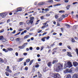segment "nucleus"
Listing matches in <instances>:
<instances>
[{
  "instance_id": "obj_1",
  "label": "nucleus",
  "mask_w": 78,
  "mask_h": 78,
  "mask_svg": "<svg viewBox=\"0 0 78 78\" xmlns=\"http://www.w3.org/2000/svg\"><path fill=\"white\" fill-rule=\"evenodd\" d=\"M73 65L72 64V63L70 62H67V64L66 63L64 65V67L65 69H66L67 67H69L70 68V67H72Z\"/></svg>"
},
{
  "instance_id": "obj_2",
  "label": "nucleus",
  "mask_w": 78,
  "mask_h": 78,
  "mask_svg": "<svg viewBox=\"0 0 78 78\" xmlns=\"http://www.w3.org/2000/svg\"><path fill=\"white\" fill-rule=\"evenodd\" d=\"M34 18L33 17H31L30 18V20H27L26 22L27 24H28V25H29V24H30V23L31 24H32V23H33V22L34 21Z\"/></svg>"
},
{
  "instance_id": "obj_3",
  "label": "nucleus",
  "mask_w": 78,
  "mask_h": 78,
  "mask_svg": "<svg viewBox=\"0 0 78 78\" xmlns=\"http://www.w3.org/2000/svg\"><path fill=\"white\" fill-rule=\"evenodd\" d=\"M62 67H63L62 65L61 64H58V67H57L56 69L57 72H58L59 70H62Z\"/></svg>"
},
{
  "instance_id": "obj_4",
  "label": "nucleus",
  "mask_w": 78,
  "mask_h": 78,
  "mask_svg": "<svg viewBox=\"0 0 78 78\" xmlns=\"http://www.w3.org/2000/svg\"><path fill=\"white\" fill-rule=\"evenodd\" d=\"M0 14L2 18H5L6 17V16L7 15V13L5 12L1 13H0Z\"/></svg>"
},
{
  "instance_id": "obj_5",
  "label": "nucleus",
  "mask_w": 78,
  "mask_h": 78,
  "mask_svg": "<svg viewBox=\"0 0 78 78\" xmlns=\"http://www.w3.org/2000/svg\"><path fill=\"white\" fill-rule=\"evenodd\" d=\"M54 78H61V75L59 74H54Z\"/></svg>"
},
{
  "instance_id": "obj_6",
  "label": "nucleus",
  "mask_w": 78,
  "mask_h": 78,
  "mask_svg": "<svg viewBox=\"0 0 78 78\" xmlns=\"http://www.w3.org/2000/svg\"><path fill=\"white\" fill-rule=\"evenodd\" d=\"M22 11V8L19 7L17 8V10H16V12H19V11Z\"/></svg>"
},
{
  "instance_id": "obj_7",
  "label": "nucleus",
  "mask_w": 78,
  "mask_h": 78,
  "mask_svg": "<svg viewBox=\"0 0 78 78\" xmlns=\"http://www.w3.org/2000/svg\"><path fill=\"white\" fill-rule=\"evenodd\" d=\"M3 51H5V52H8V51H12V49H3Z\"/></svg>"
},
{
  "instance_id": "obj_8",
  "label": "nucleus",
  "mask_w": 78,
  "mask_h": 78,
  "mask_svg": "<svg viewBox=\"0 0 78 78\" xmlns=\"http://www.w3.org/2000/svg\"><path fill=\"white\" fill-rule=\"evenodd\" d=\"M73 65L74 67H76L78 66V63L77 62H73Z\"/></svg>"
},
{
  "instance_id": "obj_9",
  "label": "nucleus",
  "mask_w": 78,
  "mask_h": 78,
  "mask_svg": "<svg viewBox=\"0 0 78 78\" xmlns=\"http://www.w3.org/2000/svg\"><path fill=\"white\" fill-rule=\"evenodd\" d=\"M67 55L68 56H69V57H72V53L69 52H67Z\"/></svg>"
},
{
  "instance_id": "obj_10",
  "label": "nucleus",
  "mask_w": 78,
  "mask_h": 78,
  "mask_svg": "<svg viewBox=\"0 0 78 78\" xmlns=\"http://www.w3.org/2000/svg\"><path fill=\"white\" fill-rule=\"evenodd\" d=\"M72 78H78V75L76 74H74L72 76Z\"/></svg>"
},
{
  "instance_id": "obj_11",
  "label": "nucleus",
  "mask_w": 78,
  "mask_h": 78,
  "mask_svg": "<svg viewBox=\"0 0 78 78\" xmlns=\"http://www.w3.org/2000/svg\"><path fill=\"white\" fill-rule=\"evenodd\" d=\"M71 41L73 43L74 42H76V41H75V39H74V38L72 37L71 38Z\"/></svg>"
},
{
  "instance_id": "obj_12",
  "label": "nucleus",
  "mask_w": 78,
  "mask_h": 78,
  "mask_svg": "<svg viewBox=\"0 0 78 78\" xmlns=\"http://www.w3.org/2000/svg\"><path fill=\"white\" fill-rule=\"evenodd\" d=\"M69 72V69H67L65 70H64V73H68Z\"/></svg>"
},
{
  "instance_id": "obj_13",
  "label": "nucleus",
  "mask_w": 78,
  "mask_h": 78,
  "mask_svg": "<svg viewBox=\"0 0 78 78\" xmlns=\"http://www.w3.org/2000/svg\"><path fill=\"white\" fill-rule=\"evenodd\" d=\"M18 47L19 48L22 49L25 47V46L24 45H23L22 46H19Z\"/></svg>"
},
{
  "instance_id": "obj_14",
  "label": "nucleus",
  "mask_w": 78,
  "mask_h": 78,
  "mask_svg": "<svg viewBox=\"0 0 78 78\" xmlns=\"http://www.w3.org/2000/svg\"><path fill=\"white\" fill-rule=\"evenodd\" d=\"M45 3L44 2H42L39 3L38 5L40 6V5H44Z\"/></svg>"
},
{
  "instance_id": "obj_15",
  "label": "nucleus",
  "mask_w": 78,
  "mask_h": 78,
  "mask_svg": "<svg viewBox=\"0 0 78 78\" xmlns=\"http://www.w3.org/2000/svg\"><path fill=\"white\" fill-rule=\"evenodd\" d=\"M34 60L33 59L30 61V63H29L30 66H31V64H32V63H33V62Z\"/></svg>"
},
{
  "instance_id": "obj_16",
  "label": "nucleus",
  "mask_w": 78,
  "mask_h": 78,
  "mask_svg": "<svg viewBox=\"0 0 78 78\" xmlns=\"http://www.w3.org/2000/svg\"><path fill=\"white\" fill-rule=\"evenodd\" d=\"M63 19L62 18H59L57 20V21L58 22H61V21Z\"/></svg>"
},
{
  "instance_id": "obj_17",
  "label": "nucleus",
  "mask_w": 78,
  "mask_h": 78,
  "mask_svg": "<svg viewBox=\"0 0 78 78\" xmlns=\"http://www.w3.org/2000/svg\"><path fill=\"white\" fill-rule=\"evenodd\" d=\"M46 39V37H43L42 39L41 40L42 41H43V42H44L45 41V39Z\"/></svg>"
},
{
  "instance_id": "obj_18",
  "label": "nucleus",
  "mask_w": 78,
  "mask_h": 78,
  "mask_svg": "<svg viewBox=\"0 0 78 78\" xmlns=\"http://www.w3.org/2000/svg\"><path fill=\"white\" fill-rule=\"evenodd\" d=\"M0 62L2 63L4 62V60L3 59V58H0Z\"/></svg>"
},
{
  "instance_id": "obj_19",
  "label": "nucleus",
  "mask_w": 78,
  "mask_h": 78,
  "mask_svg": "<svg viewBox=\"0 0 78 78\" xmlns=\"http://www.w3.org/2000/svg\"><path fill=\"white\" fill-rule=\"evenodd\" d=\"M48 67H50V66H51V62H49L48 63Z\"/></svg>"
},
{
  "instance_id": "obj_20",
  "label": "nucleus",
  "mask_w": 78,
  "mask_h": 78,
  "mask_svg": "<svg viewBox=\"0 0 78 78\" xmlns=\"http://www.w3.org/2000/svg\"><path fill=\"white\" fill-rule=\"evenodd\" d=\"M32 49H26V50L27 51H29V52H30V51H31L32 50Z\"/></svg>"
},
{
  "instance_id": "obj_21",
  "label": "nucleus",
  "mask_w": 78,
  "mask_h": 78,
  "mask_svg": "<svg viewBox=\"0 0 78 78\" xmlns=\"http://www.w3.org/2000/svg\"><path fill=\"white\" fill-rule=\"evenodd\" d=\"M55 18L56 19H58V17H59V16L58 15H55Z\"/></svg>"
},
{
  "instance_id": "obj_22",
  "label": "nucleus",
  "mask_w": 78,
  "mask_h": 78,
  "mask_svg": "<svg viewBox=\"0 0 78 78\" xmlns=\"http://www.w3.org/2000/svg\"><path fill=\"white\" fill-rule=\"evenodd\" d=\"M29 37H30V35H27L24 37V39H27Z\"/></svg>"
},
{
  "instance_id": "obj_23",
  "label": "nucleus",
  "mask_w": 78,
  "mask_h": 78,
  "mask_svg": "<svg viewBox=\"0 0 78 78\" xmlns=\"http://www.w3.org/2000/svg\"><path fill=\"white\" fill-rule=\"evenodd\" d=\"M72 77L70 75H67L66 76V78H71Z\"/></svg>"
},
{
  "instance_id": "obj_24",
  "label": "nucleus",
  "mask_w": 78,
  "mask_h": 78,
  "mask_svg": "<svg viewBox=\"0 0 78 78\" xmlns=\"http://www.w3.org/2000/svg\"><path fill=\"white\" fill-rule=\"evenodd\" d=\"M4 39L3 38V36H0V40H2Z\"/></svg>"
},
{
  "instance_id": "obj_25",
  "label": "nucleus",
  "mask_w": 78,
  "mask_h": 78,
  "mask_svg": "<svg viewBox=\"0 0 78 78\" xmlns=\"http://www.w3.org/2000/svg\"><path fill=\"white\" fill-rule=\"evenodd\" d=\"M59 13H62L63 12H65V11L64 10H60L58 11Z\"/></svg>"
},
{
  "instance_id": "obj_26",
  "label": "nucleus",
  "mask_w": 78,
  "mask_h": 78,
  "mask_svg": "<svg viewBox=\"0 0 78 78\" xmlns=\"http://www.w3.org/2000/svg\"><path fill=\"white\" fill-rule=\"evenodd\" d=\"M23 58H20L19 59L18 62H20V61H22V60H23Z\"/></svg>"
},
{
  "instance_id": "obj_27",
  "label": "nucleus",
  "mask_w": 78,
  "mask_h": 78,
  "mask_svg": "<svg viewBox=\"0 0 78 78\" xmlns=\"http://www.w3.org/2000/svg\"><path fill=\"white\" fill-rule=\"evenodd\" d=\"M58 62V59H56V60H55V61H53L52 62V64H54V63H55V62Z\"/></svg>"
},
{
  "instance_id": "obj_28",
  "label": "nucleus",
  "mask_w": 78,
  "mask_h": 78,
  "mask_svg": "<svg viewBox=\"0 0 78 78\" xmlns=\"http://www.w3.org/2000/svg\"><path fill=\"white\" fill-rule=\"evenodd\" d=\"M2 42H3V43L5 42H6V39L4 38V39L2 40Z\"/></svg>"
},
{
  "instance_id": "obj_29",
  "label": "nucleus",
  "mask_w": 78,
  "mask_h": 78,
  "mask_svg": "<svg viewBox=\"0 0 78 78\" xmlns=\"http://www.w3.org/2000/svg\"><path fill=\"white\" fill-rule=\"evenodd\" d=\"M48 3H52V2H53V1L52 0H49L48 1Z\"/></svg>"
},
{
  "instance_id": "obj_30",
  "label": "nucleus",
  "mask_w": 78,
  "mask_h": 78,
  "mask_svg": "<svg viewBox=\"0 0 78 78\" xmlns=\"http://www.w3.org/2000/svg\"><path fill=\"white\" fill-rule=\"evenodd\" d=\"M6 71L8 72H9V73H11V72H12V71H11L10 69L7 70H6Z\"/></svg>"
},
{
  "instance_id": "obj_31",
  "label": "nucleus",
  "mask_w": 78,
  "mask_h": 78,
  "mask_svg": "<svg viewBox=\"0 0 78 78\" xmlns=\"http://www.w3.org/2000/svg\"><path fill=\"white\" fill-rule=\"evenodd\" d=\"M70 5H68L66 6V9H69L70 8Z\"/></svg>"
},
{
  "instance_id": "obj_32",
  "label": "nucleus",
  "mask_w": 78,
  "mask_h": 78,
  "mask_svg": "<svg viewBox=\"0 0 78 78\" xmlns=\"http://www.w3.org/2000/svg\"><path fill=\"white\" fill-rule=\"evenodd\" d=\"M23 29L20 28L18 30V31H23Z\"/></svg>"
},
{
  "instance_id": "obj_33",
  "label": "nucleus",
  "mask_w": 78,
  "mask_h": 78,
  "mask_svg": "<svg viewBox=\"0 0 78 78\" xmlns=\"http://www.w3.org/2000/svg\"><path fill=\"white\" fill-rule=\"evenodd\" d=\"M4 31H5L4 29H2L1 30H0V33H3Z\"/></svg>"
},
{
  "instance_id": "obj_34",
  "label": "nucleus",
  "mask_w": 78,
  "mask_h": 78,
  "mask_svg": "<svg viewBox=\"0 0 78 78\" xmlns=\"http://www.w3.org/2000/svg\"><path fill=\"white\" fill-rule=\"evenodd\" d=\"M38 75L39 78H41L42 77V75L41 74H39Z\"/></svg>"
},
{
  "instance_id": "obj_35",
  "label": "nucleus",
  "mask_w": 78,
  "mask_h": 78,
  "mask_svg": "<svg viewBox=\"0 0 78 78\" xmlns=\"http://www.w3.org/2000/svg\"><path fill=\"white\" fill-rule=\"evenodd\" d=\"M10 39L11 41H14V37H11L10 38Z\"/></svg>"
},
{
  "instance_id": "obj_36",
  "label": "nucleus",
  "mask_w": 78,
  "mask_h": 78,
  "mask_svg": "<svg viewBox=\"0 0 78 78\" xmlns=\"http://www.w3.org/2000/svg\"><path fill=\"white\" fill-rule=\"evenodd\" d=\"M28 68L27 67H26L25 68V69L26 71H27V70H28Z\"/></svg>"
},
{
  "instance_id": "obj_37",
  "label": "nucleus",
  "mask_w": 78,
  "mask_h": 78,
  "mask_svg": "<svg viewBox=\"0 0 78 78\" xmlns=\"http://www.w3.org/2000/svg\"><path fill=\"white\" fill-rule=\"evenodd\" d=\"M61 17L62 18H66V16H65V15H62V16Z\"/></svg>"
},
{
  "instance_id": "obj_38",
  "label": "nucleus",
  "mask_w": 78,
  "mask_h": 78,
  "mask_svg": "<svg viewBox=\"0 0 78 78\" xmlns=\"http://www.w3.org/2000/svg\"><path fill=\"white\" fill-rule=\"evenodd\" d=\"M66 27H67V28H70V25L67 24L66 25Z\"/></svg>"
},
{
  "instance_id": "obj_39",
  "label": "nucleus",
  "mask_w": 78,
  "mask_h": 78,
  "mask_svg": "<svg viewBox=\"0 0 78 78\" xmlns=\"http://www.w3.org/2000/svg\"><path fill=\"white\" fill-rule=\"evenodd\" d=\"M72 69H68V73H71L72 72Z\"/></svg>"
},
{
  "instance_id": "obj_40",
  "label": "nucleus",
  "mask_w": 78,
  "mask_h": 78,
  "mask_svg": "<svg viewBox=\"0 0 78 78\" xmlns=\"http://www.w3.org/2000/svg\"><path fill=\"white\" fill-rule=\"evenodd\" d=\"M46 39L47 40H48V39H50V36H48L47 37H46Z\"/></svg>"
},
{
  "instance_id": "obj_41",
  "label": "nucleus",
  "mask_w": 78,
  "mask_h": 78,
  "mask_svg": "<svg viewBox=\"0 0 78 78\" xmlns=\"http://www.w3.org/2000/svg\"><path fill=\"white\" fill-rule=\"evenodd\" d=\"M5 74L6 75V76H9V73H8L6 72H5Z\"/></svg>"
},
{
  "instance_id": "obj_42",
  "label": "nucleus",
  "mask_w": 78,
  "mask_h": 78,
  "mask_svg": "<svg viewBox=\"0 0 78 78\" xmlns=\"http://www.w3.org/2000/svg\"><path fill=\"white\" fill-rule=\"evenodd\" d=\"M46 16L47 17H49V16H50V14H46Z\"/></svg>"
},
{
  "instance_id": "obj_43",
  "label": "nucleus",
  "mask_w": 78,
  "mask_h": 78,
  "mask_svg": "<svg viewBox=\"0 0 78 78\" xmlns=\"http://www.w3.org/2000/svg\"><path fill=\"white\" fill-rule=\"evenodd\" d=\"M47 22H48V21H46V23H44L43 24L44 25V26H45L46 25H47Z\"/></svg>"
},
{
  "instance_id": "obj_44",
  "label": "nucleus",
  "mask_w": 78,
  "mask_h": 78,
  "mask_svg": "<svg viewBox=\"0 0 78 78\" xmlns=\"http://www.w3.org/2000/svg\"><path fill=\"white\" fill-rule=\"evenodd\" d=\"M20 32L18 33L17 34L15 35V36H17V35H19V34H20Z\"/></svg>"
},
{
  "instance_id": "obj_45",
  "label": "nucleus",
  "mask_w": 78,
  "mask_h": 78,
  "mask_svg": "<svg viewBox=\"0 0 78 78\" xmlns=\"http://www.w3.org/2000/svg\"><path fill=\"white\" fill-rule=\"evenodd\" d=\"M39 64H37L35 66V67L36 68H37V67H39Z\"/></svg>"
},
{
  "instance_id": "obj_46",
  "label": "nucleus",
  "mask_w": 78,
  "mask_h": 78,
  "mask_svg": "<svg viewBox=\"0 0 78 78\" xmlns=\"http://www.w3.org/2000/svg\"><path fill=\"white\" fill-rule=\"evenodd\" d=\"M23 24V22H20V25H22Z\"/></svg>"
},
{
  "instance_id": "obj_47",
  "label": "nucleus",
  "mask_w": 78,
  "mask_h": 78,
  "mask_svg": "<svg viewBox=\"0 0 78 78\" xmlns=\"http://www.w3.org/2000/svg\"><path fill=\"white\" fill-rule=\"evenodd\" d=\"M30 60L29 59H27L26 60V62H30Z\"/></svg>"
},
{
  "instance_id": "obj_48",
  "label": "nucleus",
  "mask_w": 78,
  "mask_h": 78,
  "mask_svg": "<svg viewBox=\"0 0 78 78\" xmlns=\"http://www.w3.org/2000/svg\"><path fill=\"white\" fill-rule=\"evenodd\" d=\"M41 20H43L44 19V16H42L41 17Z\"/></svg>"
},
{
  "instance_id": "obj_49",
  "label": "nucleus",
  "mask_w": 78,
  "mask_h": 78,
  "mask_svg": "<svg viewBox=\"0 0 78 78\" xmlns=\"http://www.w3.org/2000/svg\"><path fill=\"white\" fill-rule=\"evenodd\" d=\"M46 71V68H45L44 69H43V72H45Z\"/></svg>"
},
{
  "instance_id": "obj_50",
  "label": "nucleus",
  "mask_w": 78,
  "mask_h": 78,
  "mask_svg": "<svg viewBox=\"0 0 78 78\" xmlns=\"http://www.w3.org/2000/svg\"><path fill=\"white\" fill-rule=\"evenodd\" d=\"M47 48H51V46H49V45H47Z\"/></svg>"
},
{
  "instance_id": "obj_51",
  "label": "nucleus",
  "mask_w": 78,
  "mask_h": 78,
  "mask_svg": "<svg viewBox=\"0 0 78 78\" xmlns=\"http://www.w3.org/2000/svg\"><path fill=\"white\" fill-rule=\"evenodd\" d=\"M30 27H27L26 28V30H30Z\"/></svg>"
},
{
  "instance_id": "obj_52",
  "label": "nucleus",
  "mask_w": 78,
  "mask_h": 78,
  "mask_svg": "<svg viewBox=\"0 0 78 78\" xmlns=\"http://www.w3.org/2000/svg\"><path fill=\"white\" fill-rule=\"evenodd\" d=\"M27 44H28V43H24L23 45H25V46H26V45H27Z\"/></svg>"
},
{
  "instance_id": "obj_53",
  "label": "nucleus",
  "mask_w": 78,
  "mask_h": 78,
  "mask_svg": "<svg viewBox=\"0 0 78 78\" xmlns=\"http://www.w3.org/2000/svg\"><path fill=\"white\" fill-rule=\"evenodd\" d=\"M67 47H68V48H69V49H71V47H70V46H69V45L67 46Z\"/></svg>"
},
{
  "instance_id": "obj_54",
  "label": "nucleus",
  "mask_w": 78,
  "mask_h": 78,
  "mask_svg": "<svg viewBox=\"0 0 78 78\" xmlns=\"http://www.w3.org/2000/svg\"><path fill=\"white\" fill-rule=\"evenodd\" d=\"M69 1L68 0H65V3H68V2H69Z\"/></svg>"
},
{
  "instance_id": "obj_55",
  "label": "nucleus",
  "mask_w": 78,
  "mask_h": 78,
  "mask_svg": "<svg viewBox=\"0 0 78 78\" xmlns=\"http://www.w3.org/2000/svg\"><path fill=\"white\" fill-rule=\"evenodd\" d=\"M42 31V30H40L38 31L37 32V33H41V32Z\"/></svg>"
},
{
  "instance_id": "obj_56",
  "label": "nucleus",
  "mask_w": 78,
  "mask_h": 78,
  "mask_svg": "<svg viewBox=\"0 0 78 78\" xmlns=\"http://www.w3.org/2000/svg\"><path fill=\"white\" fill-rule=\"evenodd\" d=\"M16 30H14L13 32H12V34H14V33H16Z\"/></svg>"
},
{
  "instance_id": "obj_57",
  "label": "nucleus",
  "mask_w": 78,
  "mask_h": 78,
  "mask_svg": "<svg viewBox=\"0 0 78 78\" xmlns=\"http://www.w3.org/2000/svg\"><path fill=\"white\" fill-rule=\"evenodd\" d=\"M54 43L55 42H54L53 44H52L50 46L51 47H53V46H54V45H55V44H54Z\"/></svg>"
},
{
  "instance_id": "obj_58",
  "label": "nucleus",
  "mask_w": 78,
  "mask_h": 78,
  "mask_svg": "<svg viewBox=\"0 0 78 78\" xmlns=\"http://www.w3.org/2000/svg\"><path fill=\"white\" fill-rule=\"evenodd\" d=\"M15 55L16 56H18V55H19V54H18V53L17 52H16L15 53Z\"/></svg>"
},
{
  "instance_id": "obj_59",
  "label": "nucleus",
  "mask_w": 78,
  "mask_h": 78,
  "mask_svg": "<svg viewBox=\"0 0 78 78\" xmlns=\"http://www.w3.org/2000/svg\"><path fill=\"white\" fill-rule=\"evenodd\" d=\"M23 55H24V56H26V55H27V53H24L23 54Z\"/></svg>"
},
{
  "instance_id": "obj_60",
  "label": "nucleus",
  "mask_w": 78,
  "mask_h": 78,
  "mask_svg": "<svg viewBox=\"0 0 78 78\" xmlns=\"http://www.w3.org/2000/svg\"><path fill=\"white\" fill-rule=\"evenodd\" d=\"M52 34H53V35H56L57 34V33L54 32Z\"/></svg>"
},
{
  "instance_id": "obj_61",
  "label": "nucleus",
  "mask_w": 78,
  "mask_h": 78,
  "mask_svg": "<svg viewBox=\"0 0 78 78\" xmlns=\"http://www.w3.org/2000/svg\"><path fill=\"white\" fill-rule=\"evenodd\" d=\"M57 26H58V27L60 26V24L59 23H57Z\"/></svg>"
},
{
  "instance_id": "obj_62",
  "label": "nucleus",
  "mask_w": 78,
  "mask_h": 78,
  "mask_svg": "<svg viewBox=\"0 0 78 78\" xmlns=\"http://www.w3.org/2000/svg\"><path fill=\"white\" fill-rule=\"evenodd\" d=\"M47 34V33L44 32L42 34V36H44V35H45Z\"/></svg>"
},
{
  "instance_id": "obj_63",
  "label": "nucleus",
  "mask_w": 78,
  "mask_h": 78,
  "mask_svg": "<svg viewBox=\"0 0 78 78\" xmlns=\"http://www.w3.org/2000/svg\"><path fill=\"white\" fill-rule=\"evenodd\" d=\"M45 10L46 11H48V9L46 8L45 9Z\"/></svg>"
},
{
  "instance_id": "obj_64",
  "label": "nucleus",
  "mask_w": 78,
  "mask_h": 78,
  "mask_svg": "<svg viewBox=\"0 0 78 78\" xmlns=\"http://www.w3.org/2000/svg\"><path fill=\"white\" fill-rule=\"evenodd\" d=\"M38 61V62H40V61H41V58H39L37 60Z\"/></svg>"
}]
</instances>
